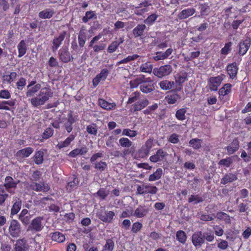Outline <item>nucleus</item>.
Here are the masks:
<instances>
[{
	"label": "nucleus",
	"instance_id": "1",
	"mask_svg": "<svg viewBox=\"0 0 251 251\" xmlns=\"http://www.w3.org/2000/svg\"><path fill=\"white\" fill-rule=\"evenodd\" d=\"M41 88V85L37 83L27 88L26 97H32L30 100V103L34 107L44 105L53 96V92L50 87Z\"/></svg>",
	"mask_w": 251,
	"mask_h": 251
},
{
	"label": "nucleus",
	"instance_id": "2",
	"mask_svg": "<svg viewBox=\"0 0 251 251\" xmlns=\"http://www.w3.org/2000/svg\"><path fill=\"white\" fill-rule=\"evenodd\" d=\"M106 29H103V31L99 33L98 35L94 36L90 41L89 44V47L93 49L94 52L98 53L105 49L106 44L103 43H99V44H95V43L99 41L103 36L105 35V31Z\"/></svg>",
	"mask_w": 251,
	"mask_h": 251
},
{
	"label": "nucleus",
	"instance_id": "3",
	"mask_svg": "<svg viewBox=\"0 0 251 251\" xmlns=\"http://www.w3.org/2000/svg\"><path fill=\"white\" fill-rule=\"evenodd\" d=\"M158 191L157 187L149 183H144L137 187V193L144 196L147 194L155 195Z\"/></svg>",
	"mask_w": 251,
	"mask_h": 251
},
{
	"label": "nucleus",
	"instance_id": "4",
	"mask_svg": "<svg viewBox=\"0 0 251 251\" xmlns=\"http://www.w3.org/2000/svg\"><path fill=\"white\" fill-rule=\"evenodd\" d=\"M21 233V226L20 223L15 219L10 221L8 227V233L12 238H18Z\"/></svg>",
	"mask_w": 251,
	"mask_h": 251
},
{
	"label": "nucleus",
	"instance_id": "5",
	"mask_svg": "<svg viewBox=\"0 0 251 251\" xmlns=\"http://www.w3.org/2000/svg\"><path fill=\"white\" fill-rule=\"evenodd\" d=\"M224 75L221 74L217 76L210 77L207 79L208 86L211 91H217L218 90V87L224 79Z\"/></svg>",
	"mask_w": 251,
	"mask_h": 251
},
{
	"label": "nucleus",
	"instance_id": "6",
	"mask_svg": "<svg viewBox=\"0 0 251 251\" xmlns=\"http://www.w3.org/2000/svg\"><path fill=\"white\" fill-rule=\"evenodd\" d=\"M44 220L43 217L38 216L33 219L28 227V230L32 232H39L42 230L44 226L42 222Z\"/></svg>",
	"mask_w": 251,
	"mask_h": 251
},
{
	"label": "nucleus",
	"instance_id": "7",
	"mask_svg": "<svg viewBox=\"0 0 251 251\" xmlns=\"http://www.w3.org/2000/svg\"><path fill=\"white\" fill-rule=\"evenodd\" d=\"M115 213L112 211H100L97 213L98 218L104 223H111L113 220Z\"/></svg>",
	"mask_w": 251,
	"mask_h": 251
},
{
	"label": "nucleus",
	"instance_id": "8",
	"mask_svg": "<svg viewBox=\"0 0 251 251\" xmlns=\"http://www.w3.org/2000/svg\"><path fill=\"white\" fill-rule=\"evenodd\" d=\"M173 69L171 65H165L160 66L158 68H154L153 70V74L159 78L169 75L172 72Z\"/></svg>",
	"mask_w": 251,
	"mask_h": 251
},
{
	"label": "nucleus",
	"instance_id": "9",
	"mask_svg": "<svg viewBox=\"0 0 251 251\" xmlns=\"http://www.w3.org/2000/svg\"><path fill=\"white\" fill-rule=\"evenodd\" d=\"M149 104V100L146 98L139 99L136 102L133 103L130 108L129 111L131 113H134L141 111L146 107Z\"/></svg>",
	"mask_w": 251,
	"mask_h": 251
},
{
	"label": "nucleus",
	"instance_id": "10",
	"mask_svg": "<svg viewBox=\"0 0 251 251\" xmlns=\"http://www.w3.org/2000/svg\"><path fill=\"white\" fill-rule=\"evenodd\" d=\"M67 33V32L66 31H63L58 35L54 37L52 41V45L51 49L52 51H56L58 49L66 37Z\"/></svg>",
	"mask_w": 251,
	"mask_h": 251
},
{
	"label": "nucleus",
	"instance_id": "11",
	"mask_svg": "<svg viewBox=\"0 0 251 251\" xmlns=\"http://www.w3.org/2000/svg\"><path fill=\"white\" fill-rule=\"evenodd\" d=\"M140 88L141 91L145 94L151 93L155 89L153 81L150 77L145 78Z\"/></svg>",
	"mask_w": 251,
	"mask_h": 251
},
{
	"label": "nucleus",
	"instance_id": "12",
	"mask_svg": "<svg viewBox=\"0 0 251 251\" xmlns=\"http://www.w3.org/2000/svg\"><path fill=\"white\" fill-rule=\"evenodd\" d=\"M109 74V71L107 68H103L100 73L96 75L92 80L93 86L96 88L101 81H105Z\"/></svg>",
	"mask_w": 251,
	"mask_h": 251
},
{
	"label": "nucleus",
	"instance_id": "13",
	"mask_svg": "<svg viewBox=\"0 0 251 251\" xmlns=\"http://www.w3.org/2000/svg\"><path fill=\"white\" fill-rule=\"evenodd\" d=\"M58 54L60 61L65 63L69 62L73 58L67 46H63L59 50Z\"/></svg>",
	"mask_w": 251,
	"mask_h": 251
},
{
	"label": "nucleus",
	"instance_id": "14",
	"mask_svg": "<svg viewBox=\"0 0 251 251\" xmlns=\"http://www.w3.org/2000/svg\"><path fill=\"white\" fill-rule=\"evenodd\" d=\"M30 188L36 192H43L44 193L48 192L50 189L48 184L43 180L40 181L39 183L37 182H32L30 184Z\"/></svg>",
	"mask_w": 251,
	"mask_h": 251
},
{
	"label": "nucleus",
	"instance_id": "15",
	"mask_svg": "<svg viewBox=\"0 0 251 251\" xmlns=\"http://www.w3.org/2000/svg\"><path fill=\"white\" fill-rule=\"evenodd\" d=\"M192 242L196 248H200L204 243V238L201 231L196 232L192 236Z\"/></svg>",
	"mask_w": 251,
	"mask_h": 251
},
{
	"label": "nucleus",
	"instance_id": "16",
	"mask_svg": "<svg viewBox=\"0 0 251 251\" xmlns=\"http://www.w3.org/2000/svg\"><path fill=\"white\" fill-rule=\"evenodd\" d=\"M69 180L66 188L68 192H71L77 188L79 184V180L77 176L75 175H73L69 177Z\"/></svg>",
	"mask_w": 251,
	"mask_h": 251
},
{
	"label": "nucleus",
	"instance_id": "17",
	"mask_svg": "<svg viewBox=\"0 0 251 251\" xmlns=\"http://www.w3.org/2000/svg\"><path fill=\"white\" fill-rule=\"evenodd\" d=\"M29 249V246L25 238H23L16 241L14 246L15 251H28Z\"/></svg>",
	"mask_w": 251,
	"mask_h": 251
},
{
	"label": "nucleus",
	"instance_id": "18",
	"mask_svg": "<svg viewBox=\"0 0 251 251\" xmlns=\"http://www.w3.org/2000/svg\"><path fill=\"white\" fill-rule=\"evenodd\" d=\"M166 151H164L162 149H160L156 152L154 155L150 157V160L153 163H156L159 161H162L165 157L167 155Z\"/></svg>",
	"mask_w": 251,
	"mask_h": 251
},
{
	"label": "nucleus",
	"instance_id": "19",
	"mask_svg": "<svg viewBox=\"0 0 251 251\" xmlns=\"http://www.w3.org/2000/svg\"><path fill=\"white\" fill-rule=\"evenodd\" d=\"M226 70L230 78L234 79L237 78L238 67L236 62H233L228 64L226 66Z\"/></svg>",
	"mask_w": 251,
	"mask_h": 251
},
{
	"label": "nucleus",
	"instance_id": "20",
	"mask_svg": "<svg viewBox=\"0 0 251 251\" xmlns=\"http://www.w3.org/2000/svg\"><path fill=\"white\" fill-rule=\"evenodd\" d=\"M22 202L20 198L16 197L13 201V205L10 210V215L12 216L16 215L21 210Z\"/></svg>",
	"mask_w": 251,
	"mask_h": 251
},
{
	"label": "nucleus",
	"instance_id": "21",
	"mask_svg": "<svg viewBox=\"0 0 251 251\" xmlns=\"http://www.w3.org/2000/svg\"><path fill=\"white\" fill-rule=\"evenodd\" d=\"M31 215L26 209H23L19 215V219L24 226L28 225L30 221Z\"/></svg>",
	"mask_w": 251,
	"mask_h": 251
},
{
	"label": "nucleus",
	"instance_id": "22",
	"mask_svg": "<svg viewBox=\"0 0 251 251\" xmlns=\"http://www.w3.org/2000/svg\"><path fill=\"white\" fill-rule=\"evenodd\" d=\"M251 45V39H246L239 43V51L240 55H244L246 53Z\"/></svg>",
	"mask_w": 251,
	"mask_h": 251
},
{
	"label": "nucleus",
	"instance_id": "23",
	"mask_svg": "<svg viewBox=\"0 0 251 251\" xmlns=\"http://www.w3.org/2000/svg\"><path fill=\"white\" fill-rule=\"evenodd\" d=\"M173 50L172 48L168 49L165 52L157 51L155 53V55L153 57V59L155 61H159L164 60L168 58V57L172 53Z\"/></svg>",
	"mask_w": 251,
	"mask_h": 251
},
{
	"label": "nucleus",
	"instance_id": "24",
	"mask_svg": "<svg viewBox=\"0 0 251 251\" xmlns=\"http://www.w3.org/2000/svg\"><path fill=\"white\" fill-rule=\"evenodd\" d=\"M98 104L102 109L108 111L113 110L116 107L115 102H109L104 99L101 98L98 100Z\"/></svg>",
	"mask_w": 251,
	"mask_h": 251
},
{
	"label": "nucleus",
	"instance_id": "25",
	"mask_svg": "<svg viewBox=\"0 0 251 251\" xmlns=\"http://www.w3.org/2000/svg\"><path fill=\"white\" fill-rule=\"evenodd\" d=\"M238 179L236 173H226L221 179V184L225 185L228 183H231Z\"/></svg>",
	"mask_w": 251,
	"mask_h": 251
},
{
	"label": "nucleus",
	"instance_id": "26",
	"mask_svg": "<svg viewBox=\"0 0 251 251\" xmlns=\"http://www.w3.org/2000/svg\"><path fill=\"white\" fill-rule=\"evenodd\" d=\"M239 148V141L237 138L233 139L231 143L226 147V149L229 154H233Z\"/></svg>",
	"mask_w": 251,
	"mask_h": 251
},
{
	"label": "nucleus",
	"instance_id": "27",
	"mask_svg": "<svg viewBox=\"0 0 251 251\" xmlns=\"http://www.w3.org/2000/svg\"><path fill=\"white\" fill-rule=\"evenodd\" d=\"M4 181L5 182L3 186L8 192H11L10 189L16 188L18 184V183L15 181L11 176H6L5 178Z\"/></svg>",
	"mask_w": 251,
	"mask_h": 251
},
{
	"label": "nucleus",
	"instance_id": "28",
	"mask_svg": "<svg viewBox=\"0 0 251 251\" xmlns=\"http://www.w3.org/2000/svg\"><path fill=\"white\" fill-rule=\"evenodd\" d=\"M88 151L87 147L84 145L80 149H75L71 151L69 153V156L71 157H76L78 155H84Z\"/></svg>",
	"mask_w": 251,
	"mask_h": 251
},
{
	"label": "nucleus",
	"instance_id": "29",
	"mask_svg": "<svg viewBox=\"0 0 251 251\" xmlns=\"http://www.w3.org/2000/svg\"><path fill=\"white\" fill-rule=\"evenodd\" d=\"M232 85L230 83L225 84L222 88L219 89V95L220 100H222L224 97L227 95L231 92Z\"/></svg>",
	"mask_w": 251,
	"mask_h": 251
},
{
	"label": "nucleus",
	"instance_id": "30",
	"mask_svg": "<svg viewBox=\"0 0 251 251\" xmlns=\"http://www.w3.org/2000/svg\"><path fill=\"white\" fill-rule=\"evenodd\" d=\"M148 211L145 205H140L134 211L133 216L138 218H143L146 215Z\"/></svg>",
	"mask_w": 251,
	"mask_h": 251
},
{
	"label": "nucleus",
	"instance_id": "31",
	"mask_svg": "<svg viewBox=\"0 0 251 251\" xmlns=\"http://www.w3.org/2000/svg\"><path fill=\"white\" fill-rule=\"evenodd\" d=\"M180 98V95L176 93L175 91H172L170 94L165 97L166 101L169 104L176 103Z\"/></svg>",
	"mask_w": 251,
	"mask_h": 251
},
{
	"label": "nucleus",
	"instance_id": "32",
	"mask_svg": "<svg viewBox=\"0 0 251 251\" xmlns=\"http://www.w3.org/2000/svg\"><path fill=\"white\" fill-rule=\"evenodd\" d=\"M54 14L55 11L53 9L46 8L39 12L38 16L41 19H50Z\"/></svg>",
	"mask_w": 251,
	"mask_h": 251
},
{
	"label": "nucleus",
	"instance_id": "33",
	"mask_svg": "<svg viewBox=\"0 0 251 251\" xmlns=\"http://www.w3.org/2000/svg\"><path fill=\"white\" fill-rule=\"evenodd\" d=\"M196 12V10L194 8H189L182 10L178 15L179 19H185L190 16L193 15Z\"/></svg>",
	"mask_w": 251,
	"mask_h": 251
},
{
	"label": "nucleus",
	"instance_id": "34",
	"mask_svg": "<svg viewBox=\"0 0 251 251\" xmlns=\"http://www.w3.org/2000/svg\"><path fill=\"white\" fill-rule=\"evenodd\" d=\"M51 239L59 243H63L65 241V235L59 231H55L50 233Z\"/></svg>",
	"mask_w": 251,
	"mask_h": 251
},
{
	"label": "nucleus",
	"instance_id": "35",
	"mask_svg": "<svg viewBox=\"0 0 251 251\" xmlns=\"http://www.w3.org/2000/svg\"><path fill=\"white\" fill-rule=\"evenodd\" d=\"M247 150L248 153L245 150L242 151L241 157L243 159L244 162H249L251 161V141L247 144Z\"/></svg>",
	"mask_w": 251,
	"mask_h": 251
},
{
	"label": "nucleus",
	"instance_id": "36",
	"mask_svg": "<svg viewBox=\"0 0 251 251\" xmlns=\"http://www.w3.org/2000/svg\"><path fill=\"white\" fill-rule=\"evenodd\" d=\"M76 137V134H70L64 141L59 143L56 147L59 149L68 147L71 143L73 141Z\"/></svg>",
	"mask_w": 251,
	"mask_h": 251
},
{
	"label": "nucleus",
	"instance_id": "37",
	"mask_svg": "<svg viewBox=\"0 0 251 251\" xmlns=\"http://www.w3.org/2000/svg\"><path fill=\"white\" fill-rule=\"evenodd\" d=\"M17 75L16 72H11L9 74H4L2 76L3 82L11 84L15 80Z\"/></svg>",
	"mask_w": 251,
	"mask_h": 251
},
{
	"label": "nucleus",
	"instance_id": "38",
	"mask_svg": "<svg viewBox=\"0 0 251 251\" xmlns=\"http://www.w3.org/2000/svg\"><path fill=\"white\" fill-rule=\"evenodd\" d=\"M34 150L31 147H27L26 148L20 150L17 152L16 155L18 157L22 158H26L30 156L33 152Z\"/></svg>",
	"mask_w": 251,
	"mask_h": 251
},
{
	"label": "nucleus",
	"instance_id": "39",
	"mask_svg": "<svg viewBox=\"0 0 251 251\" xmlns=\"http://www.w3.org/2000/svg\"><path fill=\"white\" fill-rule=\"evenodd\" d=\"M17 49L18 51V57L21 58L23 56L26 52L27 48L25 42L22 40L17 45Z\"/></svg>",
	"mask_w": 251,
	"mask_h": 251
},
{
	"label": "nucleus",
	"instance_id": "40",
	"mask_svg": "<svg viewBox=\"0 0 251 251\" xmlns=\"http://www.w3.org/2000/svg\"><path fill=\"white\" fill-rule=\"evenodd\" d=\"M124 39L122 38H119V41H114L109 45L107 51L109 53L115 52L120 44L123 43Z\"/></svg>",
	"mask_w": 251,
	"mask_h": 251
},
{
	"label": "nucleus",
	"instance_id": "41",
	"mask_svg": "<svg viewBox=\"0 0 251 251\" xmlns=\"http://www.w3.org/2000/svg\"><path fill=\"white\" fill-rule=\"evenodd\" d=\"M175 82L173 81H169L168 80H164L161 81L159 85L162 90H168L173 89L175 86Z\"/></svg>",
	"mask_w": 251,
	"mask_h": 251
},
{
	"label": "nucleus",
	"instance_id": "42",
	"mask_svg": "<svg viewBox=\"0 0 251 251\" xmlns=\"http://www.w3.org/2000/svg\"><path fill=\"white\" fill-rule=\"evenodd\" d=\"M146 26L144 24H138L132 30L135 37L141 36L144 34Z\"/></svg>",
	"mask_w": 251,
	"mask_h": 251
},
{
	"label": "nucleus",
	"instance_id": "43",
	"mask_svg": "<svg viewBox=\"0 0 251 251\" xmlns=\"http://www.w3.org/2000/svg\"><path fill=\"white\" fill-rule=\"evenodd\" d=\"M86 41V32L85 29L80 30L78 35V42L80 47L82 48L84 46Z\"/></svg>",
	"mask_w": 251,
	"mask_h": 251
},
{
	"label": "nucleus",
	"instance_id": "44",
	"mask_svg": "<svg viewBox=\"0 0 251 251\" xmlns=\"http://www.w3.org/2000/svg\"><path fill=\"white\" fill-rule=\"evenodd\" d=\"M216 217L220 220L224 221L226 224H231V220L229 215L224 212H218Z\"/></svg>",
	"mask_w": 251,
	"mask_h": 251
},
{
	"label": "nucleus",
	"instance_id": "45",
	"mask_svg": "<svg viewBox=\"0 0 251 251\" xmlns=\"http://www.w3.org/2000/svg\"><path fill=\"white\" fill-rule=\"evenodd\" d=\"M162 174V169L161 168H158L155 172L150 175L148 180L149 181H154L159 179L161 177Z\"/></svg>",
	"mask_w": 251,
	"mask_h": 251
},
{
	"label": "nucleus",
	"instance_id": "46",
	"mask_svg": "<svg viewBox=\"0 0 251 251\" xmlns=\"http://www.w3.org/2000/svg\"><path fill=\"white\" fill-rule=\"evenodd\" d=\"M186 233L182 230H179L176 232V239L180 243L185 244L187 240Z\"/></svg>",
	"mask_w": 251,
	"mask_h": 251
},
{
	"label": "nucleus",
	"instance_id": "47",
	"mask_svg": "<svg viewBox=\"0 0 251 251\" xmlns=\"http://www.w3.org/2000/svg\"><path fill=\"white\" fill-rule=\"evenodd\" d=\"M145 76L142 75L139 77H137L130 81L129 84L130 86L132 88H137L139 85H142Z\"/></svg>",
	"mask_w": 251,
	"mask_h": 251
},
{
	"label": "nucleus",
	"instance_id": "48",
	"mask_svg": "<svg viewBox=\"0 0 251 251\" xmlns=\"http://www.w3.org/2000/svg\"><path fill=\"white\" fill-rule=\"evenodd\" d=\"M97 18V14L94 11H88L86 12L85 15L82 18L83 23H86L90 20L96 19Z\"/></svg>",
	"mask_w": 251,
	"mask_h": 251
},
{
	"label": "nucleus",
	"instance_id": "49",
	"mask_svg": "<svg viewBox=\"0 0 251 251\" xmlns=\"http://www.w3.org/2000/svg\"><path fill=\"white\" fill-rule=\"evenodd\" d=\"M34 161L37 165L43 163L44 160V152L42 151H38L35 152L33 156Z\"/></svg>",
	"mask_w": 251,
	"mask_h": 251
},
{
	"label": "nucleus",
	"instance_id": "50",
	"mask_svg": "<svg viewBox=\"0 0 251 251\" xmlns=\"http://www.w3.org/2000/svg\"><path fill=\"white\" fill-rule=\"evenodd\" d=\"M15 104V100H4L0 102V109L10 110V108L5 105H8L10 106H13Z\"/></svg>",
	"mask_w": 251,
	"mask_h": 251
},
{
	"label": "nucleus",
	"instance_id": "51",
	"mask_svg": "<svg viewBox=\"0 0 251 251\" xmlns=\"http://www.w3.org/2000/svg\"><path fill=\"white\" fill-rule=\"evenodd\" d=\"M204 201L202 197L199 195H192L188 199L189 202H194V204H197L199 203L202 202Z\"/></svg>",
	"mask_w": 251,
	"mask_h": 251
},
{
	"label": "nucleus",
	"instance_id": "52",
	"mask_svg": "<svg viewBox=\"0 0 251 251\" xmlns=\"http://www.w3.org/2000/svg\"><path fill=\"white\" fill-rule=\"evenodd\" d=\"M109 195V191L105 188H100L98 192L94 194L95 196L99 197L101 200H104Z\"/></svg>",
	"mask_w": 251,
	"mask_h": 251
},
{
	"label": "nucleus",
	"instance_id": "53",
	"mask_svg": "<svg viewBox=\"0 0 251 251\" xmlns=\"http://www.w3.org/2000/svg\"><path fill=\"white\" fill-rule=\"evenodd\" d=\"M141 96V94L139 92H135L132 93L131 96L128 98V100L127 101V104H133L136 102L137 100H138Z\"/></svg>",
	"mask_w": 251,
	"mask_h": 251
},
{
	"label": "nucleus",
	"instance_id": "54",
	"mask_svg": "<svg viewBox=\"0 0 251 251\" xmlns=\"http://www.w3.org/2000/svg\"><path fill=\"white\" fill-rule=\"evenodd\" d=\"M119 145L123 148H127L131 146L132 142L127 138L122 137L119 140Z\"/></svg>",
	"mask_w": 251,
	"mask_h": 251
},
{
	"label": "nucleus",
	"instance_id": "55",
	"mask_svg": "<svg viewBox=\"0 0 251 251\" xmlns=\"http://www.w3.org/2000/svg\"><path fill=\"white\" fill-rule=\"evenodd\" d=\"M202 140L198 138H193L190 140L189 144L194 149L198 150L201 147Z\"/></svg>",
	"mask_w": 251,
	"mask_h": 251
},
{
	"label": "nucleus",
	"instance_id": "56",
	"mask_svg": "<svg viewBox=\"0 0 251 251\" xmlns=\"http://www.w3.org/2000/svg\"><path fill=\"white\" fill-rule=\"evenodd\" d=\"M186 109L185 108H180L176 111V117L178 120L183 121L186 119Z\"/></svg>",
	"mask_w": 251,
	"mask_h": 251
},
{
	"label": "nucleus",
	"instance_id": "57",
	"mask_svg": "<svg viewBox=\"0 0 251 251\" xmlns=\"http://www.w3.org/2000/svg\"><path fill=\"white\" fill-rule=\"evenodd\" d=\"M107 167V163L101 160L99 162H96L94 163V168L100 172L104 171Z\"/></svg>",
	"mask_w": 251,
	"mask_h": 251
},
{
	"label": "nucleus",
	"instance_id": "58",
	"mask_svg": "<svg viewBox=\"0 0 251 251\" xmlns=\"http://www.w3.org/2000/svg\"><path fill=\"white\" fill-rule=\"evenodd\" d=\"M138 134L136 130H131L129 128H124L122 132V135L126 136L130 138L136 137Z\"/></svg>",
	"mask_w": 251,
	"mask_h": 251
},
{
	"label": "nucleus",
	"instance_id": "59",
	"mask_svg": "<svg viewBox=\"0 0 251 251\" xmlns=\"http://www.w3.org/2000/svg\"><path fill=\"white\" fill-rule=\"evenodd\" d=\"M87 132L93 135L96 136L98 133V127L96 124H92L87 126Z\"/></svg>",
	"mask_w": 251,
	"mask_h": 251
},
{
	"label": "nucleus",
	"instance_id": "60",
	"mask_svg": "<svg viewBox=\"0 0 251 251\" xmlns=\"http://www.w3.org/2000/svg\"><path fill=\"white\" fill-rule=\"evenodd\" d=\"M140 69L142 72L151 73L152 72V66L149 63H145L140 66Z\"/></svg>",
	"mask_w": 251,
	"mask_h": 251
},
{
	"label": "nucleus",
	"instance_id": "61",
	"mask_svg": "<svg viewBox=\"0 0 251 251\" xmlns=\"http://www.w3.org/2000/svg\"><path fill=\"white\" fill-rule=\"evenodd\" d=\"M142 227L143 225L141 223L136 222L133 223L131 231L133 233L136 234L142 229Z\"/></svg>",
	"mask_w": 251,
	"mask_h": 251
},
{
	"label": "nucleus",
	"instance_id": "62",
	"mask_svg": "<svg viewBox=\"0 0 251 251\" xmlns=\"http://www.w3.org/2000/svg\"><path fill=\"white\" fill-rule=\"evenodd\" d=\"M26 85V79L24 77H21L16 83L17 89L19 90H22Z\"/></svg>",
	"mask_w": 251,
	"mask_h": 251
},
{
	"label": "nucleus",
	"instance_id": "63",
	"mask_svg": "<svg viewBox=\"0 0 251 251\" xmlns=\"http://www.w3.org/2000/svg\"><path fill=\"white\" fill-rule=\"evenodd\" d=\"M232 162V159L230 157H226V158L220 160L218 162V165L229 167Z\"/></svg>",
	"mask_w": 251,
	"mask_h": 251
},
{
	"label": "nucleus",
	"instance_id": "64",
	"mask_svg": "<svg viewBox=\"0 0 251 251\" xmlns=\"http://www.w3.org/2000/svg\"><path fill=\"white\" fill-rule=\"evenodd\" d=\"M232 43L231 42H228L225 44L224 48L221 50V53L223 55H227L231 50Z\"/></svg>",
	"mask_w": 251,
	"mask_h": 251
}]
</instances>
